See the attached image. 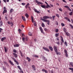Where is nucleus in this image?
Masks as SVG:
<instances>
[{"label":"nucleus","instance_id":"nucleus-1","mask_svg":"<svg viewBox=\"0 0 73 73\" xmlns=\"http://www.w3.org/2000/svg\"><path fill=\"white\" fill-rule=\"evenodd\" d=\"M41 20H42V21L44 22H48V25H49V23H50V21L48 20H46V19H41Z\"/></svg>","mask_w":73,"mask_h":73},{"label":"nucleus","instance_id":"nucleus-2","mask_svg":"<svg viewBox=\"0 0 73 73\" xmlns=\"http://www.w3.org/2000/svg\"><path fill=\"white\" fill-rule=\"evenodd\" d=\"M31 21L32 23H33L34 22V25L35 26H36V24H37V23H36L35 21H34V20H33V17L31 16Z\"/></svg>","mask_w":73,"mask_h":73},{"label":"nucleus","instance_id":"nucleus-3","mask_svg":"<svg viewBox=\"0 0 73 73\" xmlns=\"http://www.w3.org/2000/svg\"><path fill=\"white\" fill-rule=\"evenodd\" d=\"M53 48L55 52H57V50H57V47L56 46H53Z\"/></svg>","mask_w":73,"mask_h":73},{"label":"nucleus","instance_id":"nucleus-4","mask_svg":"<svg viewBox=\"0 0 73 73\" xmlns=\"http://www.w3.org/2000/svg\"><path fill=\"white\" fill-rule=\"evenodd\" d=\"M42 18H41V19H44V20H45V19H49V17H48V16H44Z\"/></svg>","mask_w":73,"mask_h":73},{"label":"nucleus","instance_id":"nucleus-5","mask_svg":"<svg viewBox=\"0 0 73 73\" xmlns=\"http://www.w3.org/2000/svg\"><path fill=\"white\" fill-rule=\"evenodd\" d=\"M39 29L42 33H43V35H45V33L43 32V30H42V27H39Z\"/></svg>","mask_w":73,"mask_h":73},{"label":"nucleus","instance_id":"nucleus-6","mask_svg":"<svg viewBox=\"0 0 73 73\" xmlns=\"http://www.w3.org/2000/svg\"><path fill=\"white\" fill-rule=\"evenodd\" d=\"M45 3L46 4V5H47L46 6V7H48V8H51L50 6H49V5H48V3H47V2H46L45 1Z\"/></svg>","mask_w":73,"mask_h":73},{"label":"nucleus","instance_id":"nucleus-7","mask_svg":"<svg viewBox=\"0 0 73 73\" xmlns=\"http://www.w3.org/2000/svg\"><path fill=\"white\" fill-rule=\"evenodd\" d=\"M43 49L44 50H46V51H47V52H49V49L45 47H43Z\"/></svg>","mask_w":73,"mask_h":73},{"label":"nucleus","instance_id":"nucleus-8","mask_svg":"<svg viewBox=\"0 0 73 73\" xmlns=\"http://www.w3.org/2000/svg\"><path fill=\"white\" fill-rule=\"evenodd\" d=\"M41 7L44 9H46V8H49L48 7H46V6L45 5H41Z\"/></svg>","mask_w":73,"mask_h":73},{"label":"nucleus","instance_id":"nucleus-9","mask_svg":"<svg viewBox=\"0 0 73 73\" xmlns=\"http://www.w3.org/2000/svg\"><path fill=\"white\" fill-rule=\"evenodd\" d=\"M35 2L38 4H41V5H42V3L38 2L37 0H35Z\"/></svg>","mask_w":73,"mask_h":73},{"label":"nucleus","instance_id":"nucleus-10","mask_svg":"<svg viewBox=\"0 0 73 73\" xmlns=\"http://www.w3.org/2000/svg\"><path fill=\"white\" fill-rule=\"evenodd\" d=\"M64 19L66 20H67L68 21H69V22H70V19H69L68 17H64Z\"/></svg>","mask_w":73,"mask_h":73},{"label":"nucleus","instance_id":"nucleus-11","mask_svg":"<svg viewBox=\"0 0 73 73\" xmlns=\"http://www.w3.org/2000/svg\"><path fill=\"white\" fill-rule=\"evenodd\" d=\"M42 72H45V73H48V71H47L44 69H42Z\"/></svg>","mask_w":73,"mask_h":73},{"label":"nucleus","instance_id":"nucleus-12","mask_svg":"<svg viewBox=\"0 0 73 73\" xmlns=\"http://www.w3.org/2000/svg\"><path fill=\"white\" fill-rule=\"evenodd\" d=\"M13 54L14 56L15 57V58H17L18 56L17 54H16V53H13Z\"/></svg>","mask_w":73,"mask_h":73},{"label":"nucleus","instance_id":"nucleus-13","mask_svg":"<svg viewBox=\"0 0 73 73\" xmlns=\"http://www.w3.org/2000/svg\"><path fill=\"white\" fill-rule=\"evenodd\" d=\"M7 10L6 9L4 10L3 11V15H4L5 13H7Z\"/></svg>","mask_w":73,"mask_h":73},{"label":"nucleus","instance_id":"nucleus-14","mask_svg":"<svg viewBox=\"0 0 73 73\" xmlns=\"http://www.w3.org/2000/svg\"><path fill=\"white\" fill-rule=\"evenodd\" d=\"M32 68L34 70H36V68H35V66L34 65H33L32 66Z\"/></svg>","mask_w":73,"mask_h":73},{"label":"nucleus","instance_id":"nucleus-15","mask_svg":"<svg viewBox=\"0 0 73 73\" xmlns=\"http://www.w3.org/2000/svg\"><path fill=\"white\" fill-rule=\"evenodd\" d=\"M5 39H6V37H5L2 38L1 39V41L3 42V41L5 40Z\"/></svg>","mask_w":73,"mask_h":73},{"label":"nucleus","instance_id":"nucleus-16","mask_svg":"<svg viewBox=\"0 0 73 73\" xmlns=\"http://www.w3.org/2000/svg\"><path fill=\"white\" fill-rule=\"evenodd\" d=\"M26 59H27L29 62H30V61H31V59H30L29 57H27L26 58Z\"/></svg>","mask_w":73,"mask_h":73},{"label":"nucleus","instance_id":"nucleus-17","mask_svg":"<svg viewBox=\"0 0 73 73\" xmlns=\"http://www.w3.org/2000/svg\"><path fill=\"white\" fill-rule=\"evenodd\" d=\"M29 5L30 4L29 3H27V4L25 6L26 9H27L28 8V7H29Z\"/></svg>","mask_w":73,"mask_h":73},{"label":"nucleus","instance_id":"nucleus-18","mask_svg":"<svg viewBox=\"0 0 73 73\" xmlns=\"http://www.w3.org/2000/svg\"><path fill=\"white\" fill-rule=\"evenodd\" d=\"M9 63L12 65H14V64H13V62H12L11 60H9Z\"/></svg>","mask_w":73,"mask_h":73},{"label":"nucleus","instance_id":"nucleus-19","mask_svg":"<svg viewBox=\"0 0 73 73\" xmlns=\"http://www.w3.org/2000/svg\"><path fill=\"white\" fill-rule=\"evenodd\" d=\"M66 35L68 36H70V35L69 33L67 32H66Z\"/></svg>","mask_w":73,"mask_h":73},{"label":"nucleus","instance_id":"nucleus-20","mask_svg":"<svg viewBox=\"0 0 73 73\" xmlns=\"http://www.w3.org/2000/svg\"><path fill=\"white\" fill-rule=\"evenodd\" d=\"M48 48L51 51H53V48H52V47L50 46H49Z\"/></svg>","mask_w":73,"mask_h":73},{"label":"nucleus","instance_id":"nucleus-21","mask_svg":"<svg viewBox=\"0 0 73 73\" xmlns=\"http://www.w3.org/2000/svg\"><path fill=\"white\" fill-rule=\"evenodd\" d=\"M56 53V54H57V55H58V54H59V55H61V52H58V50L57 51V52H55Z\"/></svg>","mask_w":73,"mask_h":73},{"label":"nucleus","instance_id":"nucleus-22","mask_svg":"<svg viewBox=\"0 0 73 73\" xmlns=\"http://www.w3.org/2000/svg\"><path fill=\"white\" fill-rule=\"evenodd\" d=\"M20 45H19V44H15L14 46H15V47H18Z\"/></svg>","mask_w":73,"mask_h":73},{"label":"nucleus","instance_id":"nucleus-23","mask_svg":"<svg viewBox=\"0 0 73 73\" xmlns=\"http://www.w3.org/2000/svg\"><path fill=\"white\" fill-rule=\"evenodd\" d=\"M43 60H44V61H47V59L45 58V57H43Z\"/></svg>","mask_w":73,"mask_h":73},{"label":"nucleus","instance_id":"nucleus-24","mask_svg":"<svg viewBox=\"0 0 73 73\" xmlns=\"http://www.w3.org/2000/svg\"><path fill=\"white\" fill-rule=\"evenodd\" d=\"M33 56L34 57H36V58H38V57H38V55H33Z\"/></svg>","mask_w":73,"mask_h":73},{"label":"nucleus","instance_id":"nucleus-25","mask_svg":"<svg viewBox=\"0 0 73 73\" xmlns=\"http://www.w3.org/2000/svg\"><path fill=\"white\" fill-rule=\"evenodd\" d=\"M22 18L23 20V21H26V20L25 19V17H24V16H22Z\"/></svg>","mask_w":73,"mask_h":73},{"label":"nucleus","instance_id":"nucleus-26","mask_svg":"<svg viewBox=\"0 0 73 73\" xmlns=\"http://www.w3.org/2000/svg\"><path fill=\"white\" fill-rule=\"evenodd\" d=\"M13 53H16L17 52V50H16L15 49H14L13 50Z\"/></svg>","mask_w":73,"mask_h":73},{"label":"nucleus","instance_id":"nucleus-27","mask_svg":"<svg viewBox=\"0 0 73 73\" xmlns=\"http://www.w3.org/2000/svg\"><path fill=\"white\" fill-rule=\"evenodd\" d=\"M3 25V22L2 21H0V27H1Z\"/></svg>","mask_w":73,"mask_h":73},{"label":"nucleus","instance_id":"nucleus-28","mask_svg":"<svg viewBox=\"0 0 73 73\" xmlns=\"http://www.w3.org/2000/svg\"><path fill=\"white\" fill-rule=\"evenodd\" d=\"M7 23L8 24H9L10 25L11 24H12V22H10V21H8L7 22Z\"/></svg>","mask_w":73,"mask_h":73},{"label":"nucleus","instance_id":"nucleus-29","mask_svg":"<svg viewBox=\"0 0 73 73\" xmlns=\"http://www.w3.org/2000/svg\"><path fill=\"white\" fill-rule=\"evenodd\" d=\"M4 49H5V52H7L8 50V49L7 48V49L6 48H5V47H4Z\"/></svg>","mask_w":73,"mask_h":73},{"label":"nucleus","instance_id":"nucleus-30","mask_svg":"<svg viewBox=\"0 0 73 73\" xmlns=\"http://www.w3.org/2000/svg\"><path fill=\"white\" fill-rule=\"evenodd\" d=\"M25 16L26 17H27V18H28L29 17V15H28V14H27V13H26V14H25Z\"/></svg>","mask_w":73,"mask_h":73},{"label":"nucleus","instance_id":"nucleus-31","mask_svg":"<svg viewBox=\"0 0 73 73\" xmlns=\"http://www.w3.org/2000/svg\"><path fill=\"white\" fill-rule=\"evenodd\" d=\"M58 35H59V33H56L55 34V37H58Z\"/></svg>","mask_w":73,"mask_h":73},{"label":"nucleus","instance_id":"nucleus-32","mask_svg":"<svg viewBox=\"0 0 73 73\" xmlns=\"http://www.w3.org/2000/svg\"><path fill=\"white\" fill-rule=\"evenodd\" d=\"M17 68L19 69V70H22L21 68L20 67V66H18Z\"/></svg>","mask_w":73,"mask_h":73},{"label":"nucleus","instance_id":"nucleus-33","mask_svg":"<svg viewBox=\"0 0 73 73\" xmlns=\"http://www.w3.org/2000/svg\"><path fill=\"white\" fill-rule=\"evenodd\" d=\"M63 30L64 32H66V28H63Z\"/></svg>","mask_w":73,"mask_h":73},{"label":"nucleus","instance_id":"nucleus-34","mask_svg":"<svg viewBox=\"0 0 73 73\" xmlns=\"http://www.w3.org/2000/svg\"><path fill=\"white\" fill-rule=\"evenodd\" d=\"M55 17H56V16H55V15H54V16H52L53 20H54V18H55Z\"/></svg>","mask_w":73,"mask_h":73},{"label":"nucleus","instance_id":"nucleus-35","mask_svg":"<svg viewBox=\"0 0 73 73\" xmlns=\"http://www.w3.org/2000/svg\"><path fill=\"white\" fill-rule=\"evenodd\" d=\"M15 62H16L17 64V65H18L19 64V63L18 62L16 61V60H15Z\"/></svg>","mask_w":73,"mask_h":73},{"label":"nucleus","instance_id":"nucleus-36","mask_svg":"<svg viewBox=\"0 0 73 73\" xmlns=\"http://www.w3.org/2000/svg\"><path fill=\"white\" fill-rule=\"evenodd\" d=\"M70 64L73 67V62H70Z\"/></svg>","mask_w":73,"mask_h":73},{"label":"nucleus","instance_id":"nucleus-37","mask_svg":"<svg viewBox=\"0 0 73 73\" xmlns=\"http://www.w3.org/2000/svg\"><path fill=\"white\" fill-rule=\"evenodd\" d=\"M42 27H45V25H44V24L43 23H42Z\"/></svg>","mask_w":73,"mask_h":73},{"label":"nucleus","instance_id":"nucleus-38","mask_svg":"<svg viewBox=\"0 0 73 73\" xmlns=\"http://www.w3.org/2000/svg\"><path fill=\"white\" fill-rule=\"evenodd\" d=\"M64 44L66 46H68V44H67V42L65 41L64 42Z\"/></svg>","mask_w":73,"mask_h":73},{"label":"nucleus","instance_id":"nucleus-39","mask_svg":"<svg viewBox=\"0 0 73 73\" xmlns=\"http://www.w3.org/2000/svg\"><path fill=\"white\" fill-rule=\"evenodd\" d=\"M44 30L45 32H48V30L46 28H44Z\"/></svg>","mask_w":73,"mask_h":73},{"label":"nucleus","instance_id":"nucleus-40","mask_svg":"<svg viewBox=\"0 0 73 73\" xmlns=\"http://www.w3.org/2000/svg\"><path fill=\"white\" fill-rule=\"evenodd\" d=\"M27 8H28L29 9L30 11H31V7L28 6Z\"/></svg>","mask_w":73,"mask_h":73},{"label":"nucleus","instance_id":"nucleus-41","mask_svg":"<svg viewBox=\"0 0 73 73\" xmlns=\"http://www.w3.org/2000/svg\"><path fill=\"white\" fill-rule=\"evenodd\" d=\"M69 69H70V70H72V71H73V68H69Z\"/></svg>","mask_w":73,"mask_h":73},{"label":"nucleus","instance_id":"nucleus-42","mask_svg":"<svg viewBox=\"0 0 73 73\" xmlns=\"http://www.w3.org/2000/svg\"><path fill=\"white\" fill-rule=\"evenodd\" d=\"M55 32L56 33H58V29H56V30Z\"/></svg>","mask_w":73,"mask_h":73},{"label":"nucleus","instance_id":"nucleus-43","mask_svg":"<svg viewBox=\"0 0 73 73\" xmlns=\"http://www.w3.org/2000/svg\"><path fill=\"white\" fill-rule=\"evenodd\" d=\"M73 13V12L71 11L69 15L70 16H72V13Z\"/></svg>","mask_w":73,"mask_h":73},{"label":"nucleus","instance_id":"nucleus-44","mask_svg":"<svg viewBox=\"0 0 73 73\" xmlns=\"http://www.w3.org/2000/svg\"><path fill=\"white\" fill-rule=\"evenodd\" d=\"M65 8H69V6H64Z\"/></svg>","mask_w":73,"mask_h":73},{"label":"nucleus","instance_id":"nucleus-45","mask_svg":"<svg viewBox=\"0 0 73 73\" xmlns=\"http://www.w3.org/2000/svg\"><path fill=\"white\" fill-rule=\"evenodd\" d=\"M3 70H4V71L6 70V69H5V68L4 66L3 67Z\"/></svg>","mask_w":73,"mask_h":73},{"label":"nucleus","instance_id":"nucleus-46","mask_svg":"<svg viewBox=\"0 0 73 73\" xmlns=\"http://www.w3.org/2000/svg\"><path fill=\"white\" fill-rule=\"evenodd\" d=\"M12 12H13V9H10V13H12Z\"/></svg>","mask_w":73,"mask_h":73},{"label":"nucleus","instance_id":"nucleus-47","mask_svg":"<svg viewBox=\"0 0 73 73\" xmlns=\"http://www.w3.org/2000/svg\"><path fill=\"white\" fill-rule=\"evenodd\" d=\"M56 15L57 17H59V15H58V14H56Z\"/></svg>","mask_w":73,"mask_h":73},{"label":"nucleus","instance_id":"nucleus-48","mask_svg":"<svg viewBox=\"0 0 73 73\" xmlns=\"http://www.w3.org/2000/svg\"><path fill=\"white\" fill-rule=\"evenodd\" d=\"M65 55H66V57H68V54L67 53H66Z\"/></svg>","mask_w":73,"mask_h":73},{"label":"nucleus","instance_id":"nucleus-49","mask_svg":"<svg viewBox=\"0 0 73 73\" xmlns=\"http://www.w3.org/2000/svg\"><path fill=\"white\" fill-rule=\"evenodd\" d=\"M28 34L30 36H32V34L31 33L29 32V34Z\"/></svg>","mask_w":73,"mask_h":73},{"label":"nucleus","instance_id":"nucleus-50","mask_svg":"<svg viewBox=\"0 0 73 73\" xmlns=\"http://www.w3.org/2000/svg\"><path fill=\"white\" fill-rule=\"evenodd\" d=\"M55 23L56 24V25H58V22L57 21H56L55 22Z\"/></svg>","mask_w":73,"mask_h":73},{"label":"nucleus","instance_id":"nucleus-51","mask_svg":"<svg viewBox=\"0 0 73 73\" xmlns=\"http://www.w3.org/2000/svg\"><path fill=\"white\" fill-rule=\"evenodd\" d=\"M61 25H62V27H64V26H65V24L63 23H62L61 24Z\"/></svg>","mask_w":73,"mask_h":73},{"label":"nucleus","instance_id":"nucleus-52","mask_svg":"<svg viewBox=\"0 0 73 73\" xmlns=\"http://www.w3.org/2000/svg\"><path fill=\"white\" fill-rule=\"evenodd\" d=\"M3 62L4 64H5V65H7V62H5V61H4Z\"/></svg>","mask_w":73,"mask_h":73},{"label":"nucleus","instance_id":"nucleus-53","mask_svg":"<svg viewBox=\"0 0 73 73\" xmlns=\"http://www.w3.org/2000/svg\"><path fill=\"white\" fill-rule=\"evenodd\" d=\"M3 29L1 28H0V33L1 32V31H3Z\"/></svg>","mask_w":73,"mask_h":73},{"label":"nucleus","instance_id":"nucleus-54","mask_svg":"<svg viewBox=\"0 0 73 73\" xmlns=\"http://www.w3.org/2000/svg\"><path fill=\"white\" fill-rule=\"evenodd\" d=\"M22 40L23 41V42H24V40H25V38L23 37V38H22Z\"/></svg>","mask_w":73,"mask_h":73},{"label":"nucleus","instance_id":"nucleus-55","mask_svg":"<svg viewBox=\"0 0 73 73\" xmlns=\"http://www.w3.org/2000/svg\"><path fill=\"white\" fill-rule=\"evenodd\" d=\"M61 41H62V43H64V39H61Z\"/></svg>","mask_w":73,"mask_h":73},{"label":"nucleus","instance_id":"nucleus-56","mask_svg":"<svg viewBox=\"0 0 73 73\" xmlns=\"http://www.w3.org/2000/svg\"><path fill=\"white\" fill-rule=\"evenodd\" d=\"M21 4L22 5H25V3H21Z\"/></svg>","mask_w":73,"mask_h":73},{"label":"nucleus","instance_id":"nucleus-57","mask_svg":"<svg viewBox=\"0 0 73 73\" xmlns=\"http://www.w3.org/2000/svg\"><path fill=\"white\" fill-rule=\"evenodd\" d=\"M59 10L61 12H62V9L61 8H59Z\"/></svg>","mask_w":73,"mask_h":73},{"label":"nucleus","instance_id":"nucleus-58","mask_svg":"<svg viewBox=\"0 0 73 73\" xmlns=\"http://www.w3.org/2000/svg\"><path fill=\"white\" fill-rule=\"evenodd\" d=\"M70 27H71V28H73V26L72 25H71V24H70Z\"/></svg>","mask_w":73,"mask_h":73},{"label":"nucleus","instance_id":"nucleus-59","mask_svg":"<svg viewBox=\"0 0 73 73\" xmlns=\"http://www.w3.org/2000/svg\"><path fill=\"white\" fill-rule=\"evenodd\" d=\"M64 52L66 54L67 53V51H66V50H64Z\"/></svg>","mask_w":73,"mask_h":73},{"label":"nucleus","instance_id":"nucleus-60","mask_svg":"<svg viewBox=\"0 0 73 73\" xmlns=\"http://www.w3.org/2000/svg\"><path fill=\"white\" fill-rule=\"evenodd\" d=\"M5 19H6V20H8V18H7V17H5Z\"/></svg>","mask_w":73,"mask_h":73},{"label":"nucleus","instance_id":"nucleus-61","mask_svg":"<svg viewBox=\"0 0 73 73\" xmlns=\"http://www.w3.org/2000/svg\"><path fill=\"white\" fill-rule=\"evenodd\" d=\"M22 35L23 37V36H25V35H24V34L22 33Z\"/></svg>","mask_w":73,"mask_h":73},{"label":"nucleus","instance_id":"nucleus-62","mask_svg":"<svg viewBox=\"0 0 73 73\" xmlns=\"http://www.w3.org/2000/svg\"><path fill=\"white\" fill-rule=\"evenodd\" d=\"M62 1L64 3H66V1H65V0H62Z\"/></svg>","mask_w":73,"mask_h":73},{"label":"nucleus","instance_id":"nucleus-63","mask_svg":"<svg viewBox=\"0 0 73 73\" xmlns=\"http://www.w3.org/2000/svg\"><path fill=\"white\" fill-rule=\"evenodd\" d=\"M36 13H37L39 14V13H40V12L39 11H37L36 12Z\"/></svg>","mask_w":73,"mask_h":73},{"label":"nucleus","instance_id":"nucleus-64","mask_svg":"<svg viewBox=\"0 0 73 73\" xmlns=\"http://www.w3.org/2000/svg\"><path fill=\"white\" fill-rule=\"evenodd\" d=\"M21 56L22 57H23V56H24L23 55V53H21Z\"/></svg>","mask_w":73,"mask_h":73}]
</instances>
